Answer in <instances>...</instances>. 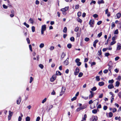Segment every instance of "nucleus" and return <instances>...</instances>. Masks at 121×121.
<instances>
[{
	"label": "nucleus",
	"instance_id": "obj_13",
	"mask_svg": "<svg viewBox=\"0 0 121 121\" xmlns=\"http://www.w3.org/2000/svg\"><path fill=\"white\" fill-rule=\"evenodd\" d=\"M104 83L103 82H99V83L98 85L100 86H102L104 85Z\"/></svg>",
	"mask_w": 121,
	"mask_h": 121
},
{
	"label": "nucleus",
	"instance_id": "obj_5",
	"mask_svg": "<svg viewBox=\"0 0 121 121\" xmlns=\"http://www.w3.org/2000/svg\"><path fill=\"white\" fill-rule=\"evenodd\" d=\"M69 9V7H66L62 9H61V10L62 12H65L67 11Z\"/></svg>",
	"mask_w": 121,
	"mask_h": 121
},
{
	"label": "nucleus",
	"instance_id": "obj_30",
	"mask_svg": "<svg viewBox=\"0 0 121 121\" xmlns=\"http://www.w3.org/2000/svg\"><path fill=\"white\" fill-rule=\"evenodd\" d=\"M23 24L24 25L26 26L27 28H28L29 27V25L28 24H27L26 22H24Z\"/></svg>",
	"mask_w": 121,
	"mask_h": 121
},
{
	"label": "nucleus",
	"instance_id": "obj_48",
	"mask_svg": "<svg viewBox=\"0 0 121 121\" xmlns=\"http://www.w3.org/2000/svg\"><path fill=\"white\" fill-rule=\"evenodd\" d=\"M102 35V32H101L98 35V36L99 38Z\"/></svg>",
	"mask_w": 121,
	"mask_h": 121
},
{
	"label": "nucleus",
	"instance_id": "obj_16",
	"mask_svg": "<svg viewBox=\"0 0 121 121\" xmlns=\"http://www.w3.org/2000/svg\"><path fill=\"white\" fill-rule=\"evenodd\" d=\"M112 64L113 63L112 62V61H110L109 62L108 65V66H111L113 67Z\"/></svg>",
	"mask_w": 121,
	"mask_h": 121
},
{
	"label": "nucleus",
	"instance_id": "obj_25",
	"mask_svg": "<svg viewBox=\"0 0 121 121\" xmlns=\"http://www.w3.org/2000/svg\"><path fill=\"white\" fill-rule=\"evenodd\" d=\"M114 81L113 79H112L108 81V83L109 84H112L113 83Z\"/></svg>",
	"mask_w": 121,
	"mask_h": 121
},
{
	"label": "nucleus",
	"instance_id": "obj_32",
	"mask_svg": "<svg viewBox=\"0 0 121 121\" xmlns=\"http://www.w3.org/2000/svg\"><path fill=\"white\" fill-rule=\"evenodd\" d=\"M44 46V44L43 43H41L39 45V47L40 48H43Z\"/></svg>",
	"mask_w": 121,
	"mask_h": 121
},
{
	"label": "nucleus",
	"instance_id": "obj_55",
	"mask_svg": "<svg viewBox=\"0 0 121 121\" xmlns=\"http://www.w3.org/2000/svg\"><path fill=\"white\" fill-rule=\"evenodd\" d=\"M93 16L95 18H97L98 17V15L96 14H95L93 15Z\"/></svg>",
	"mask_w": 121,
	"mask_h": 121
},
{
	"label": "nucleus",
	"instance_id": "obj_22",
	"mask_svg": "<svg viewBox=\"0 0 121 121\" xmlns=\"http://www.w3.org/2000/svg\"><path fill=\"white\" fill-rule=\"evenodd\" d=\"M94 93L91 94L89 95V99H90L91 98H92L93 96H94Z\"/></svg>",
	"mask_w": 121,
	"mask_h": 121
},
{
	"label": "nucleus",
	"instance_id": "obj_63",
	"mask_svg": "<svg viewBox=\"0 0 121 121\" xmlns=\"http://www.w3.org/2000/svg\"><path fill=\"white\" fill-rule=\"evenodd\" d=\"M40 119V118L39 117H37L36 120V121H39Z\"/></svg>",
	"mask_w": 121,
	"mask_h": 121
},
{
	"label": "nucleus",
	"instance_id": "obj_9",
	"mask_svg": "<svg viewBox=\"0 0 121 121\" xmlns=\"http://www.w3.org/2000/svg\"><path fill=\"white\" fill-rule=\"evenodd\" d=\"M114 86L113 85V84H110L108 86V89H111L113 88Z\"/></svg>",
	"mask_w": 121,
	"mask_h": 121
},
{
	"label": "nucleus",
	"instance_id": "obj_15",
	"mask_svg": "<svg viewBox=\"0 0 121 121\" xmlns=\"http://www.w3.org/2000/svg\"><path fill=\"white\" fill-rule=\"evenodd\" d=\"M29 21L30 23L32 24H33L34 22V20L31 18H30Z\"/></svg>",
	"mask_w": 121,
	"mask_h": 121
},
{
	"label": "nucleus",
	"instance_id": "obj_33",
	"mask_svg": "<svg viewBox=\"0 0 121 121\" xmlns=\"http://www.w3.org/2000/svg\"><path fill=\"white\" fill-rule=\"evenodd\" d=\"M113 114L111 112H110L109 113V117H111L113 116Z\"/></svg>",
	"mask_w": 121,
	"mask_h": 121
},
{
	"label": "nucleus",
	"instance_id": "obj_44",
	"mask_svg": "<svg viewBox=\"0 0 121 121\" xmlns=\"http://www.w3.org/2000/svg\"><path fill=\"white\" fill-rule=\"evenodd\" d=\"M54 48V47L52 46L50 47V49L51 50H53Z\"/></svg>",
	"mask_w": 121,
	"mask_h": 121
},
{
	"label": "nucleus",
	"instance_id": "obj_17",
	"mask_svg": "<svg viewBox=\"0 0 121 121\" xmlns=\"http://www.w3.org/2000/svg\"><path fill=\"white\" fill-rule=\"evenodd\" d=\"M65 56V53H64V52H63L61 54V59H63Z\"/></svg>",
	"mask_w": 121,
	"mask_h": 121
},
{
	"label": "nucleus",
	"instance_id": "obj_20",
	"mask_svg": "<svg viewBox=\"0 0 121 121\" xmlns=\"http://www.w3.org/2000/svg\"><path fill=\"white\" fill-rule=\"evenodd\" d=\"M120 84V83L118 81H117L116 82V86H115L117 87H118Z\"/></svg>",
	"mask_w": 121,
	"mask_h": 121
},
{
	"label": "nucleus",
	"instance_id": "obj_58",
	"mask_svg": "<svg viewBox=\"0 0 121 121\" xmlns=\"http://www.w3.org/2000/svg\"><path fill=\"white\" fill-rule=\"evenodd\" d=\"M3 8H4V9H7V8H8V7L7 6H6L5 5V4H3Z\"/></svg>",
	"mask_w": 121,
	"mask_h": 121
},
{
	"label": "nucleus",
	"instance_id": "obj_54",
	"mask_svg": "<svg viewBox=\"0 0 121 121\" xmlns=\"http://www.w3.org/2000/svg\"><path fill=\"white\" fill-rule=\"evenodd\" d=\"M76 99V96H75L71 99V100L72 101H73Z\"/></svg>",
	"mask_w": 121,
	"mask_h": 121
},
{
	"label": "nucleus",
	"instance_id": "obj_14",
	"mask_svg": "<svg viewBox=\"0 0 121 121\" xmlns=\"http://www.w3.org/2000/svg\"><path fill=\"white\" fill-rule=\"evenodd\" d=\"M65 90V88L64 87H62V90L61 92L64 93Z\"/></svg>",
	"mask_w": 121,
	"mask_h": 121
},
{
	"label": "nucleus",
	"instance_id": "obj_24",
	"mask_svg": "<svg viewBox=\"0 0 121 121\" xmlns=\"http://www.w3.org/2000/svg\"><path fill=\"white\" fill-rule=\"evenodd\" d=\"M77 20L78 22H79L80 23H81L82 22V20L78 18H77Z\"/></svg>",
	"mask_w": 121,
	"mask_h": 121
},
{
	"label": "nucleus",
	"instance_id": "obj_60",
	"mask_svg": "<svg viewBox=\"0 0 121 121\" xmlns=\"http://www.w3.org/2000/svg\"><path fill=\"white\" fill-rule=\"evenodd\" d=\"M108 70L107 69H105L103 71V72L104 73H106L108 72Z\"/></svg>",
	"mask_w": 121,
	"mask_h": 121
},
{
	"label": "nucleus",
	"instance_id": "obj_27",
	"mask_svg": "<svg viewBox=\"0 0 121 121\" xmlns=\"http://www.w3.org/2000/svg\"><path fill=\"white\" fill-rule=\"evenodd\" d=\"M97 89V88L96 87L94 86L91 89V90L92 91H95Z\"/></svg>",
	"mask_w": 121,
	"mask_h": 121
},
{
	"label": "nucleus",
	"instance_id": "obj_45",
	"mask_svg": "<svg viewBox=\"0 0 121 121\" xmlns=\"http://www.w3.org/2000/svg\"><path fill=\"white\" fill-rule=\"evenodd\" d=\"M47 100V99L46 98H44L42 101V103L43 104Z\"/></svg>",
	"mask_w": 121,
	"mask_h": 121
},
{
	"label": "nucleus",
	"instance_id": "obj_43",
	"mask_svg": "<svg viewBox=\"0 0 121 121\" xmlns=\"http://www.w3.org/2000/svg\"><path fill=\"white\" fill-rule=\"evenodd\" d=\"M39 66L41 69H43V66L42 64H40L39 65Z\"/></svg>",
	"mask_w": 121,
	"mask_h": 121
},
{
	"label": "nucleus",
	"instance_id": "obj_46",
	"mask_svg": "<svg viewBox=\"0 0 121 121\" xmlns=\"http://www.w3.org/2000/svg\"><path fill=\"white\" fill-rule=\"evenodd\" d=\"M79 29V27H77L75 29V31L76 32H78Z\"/></svg>",
	"mask_w": 121,
	"mask_h": 121
},
{
	"label": "nucleus",
	"instance_id": "obj_7",
	"mask_svg": "<svg viewBox=\"0 0 121 121\" xmlns=\"http://www.w3.org/2000/svg\"><path fill=\"white\" fill-rule=\"evenodd\" d=\"M98 119V117L96 116H94L92 117V121H96Z\"/></svg>",
	"mask_w": 121,
	"mask_h": 121
},
{
	"label": "nucleus",
	"instance_id": "obj_62",
	"mask_svg": "<svg viewBox=\"0 0 121 121\" xmlns=\"http://www.w3.org/2000/svg\"><path fill=\"white\" fill-rule=\"evenodd\" d=\"M89 38H85V41L86 42L88 41L89 40Z\"/></svg>",
	"mask_w": 121,
	"mask_h": 121
},
{
	"label": "nucleus",
	"instance_id": "obj_28",
	"mask_svg": "<svg viewBox=\"0 0 121 121\" xmlns=\"http://www.w3.org/2000/svg\"><path fill=\"white\" fill-rule=\"evenodd\" d=\"M83 75V73L82 72H80L78 75V77H81Z\"/></svg>",
	"mask_w": 121,
	"mask_h": 121
},
{
	"label": "nucleus",
	"instance_id": "obj_4",
	"mask_svg": "<svg viewBox=\"0 0 121 121\" xmlns=\"http://www.w3.org/2000/svg\"><path fill=\"white\" fill-rule=\"evenodd\" d=\"M56 75H53L52 77L50 78V81L52 82H53L54 80H55L56 79Z\"/></svg>",
	"mask_w": 121,
	"mask_h": 121
},
{
	"label": "nucleus",
	"instance_id": "obj_49",
	"mask_svg": "<svg viewBox=\"0 0 121 121\" xmlns=\"http://www.w3.org/2000/svg\"><path fill=\"white\" fill-rule=\"evenodd\" d=\"M81 97L82 98H83V99H84L85 100L87 99H88V97H84V96H81Z\"/></svg>",
	"mask_w": 121,
	"mask_h": 121
},
{
	"label": "nucleus",
	"instance_id": "obj_31",
	"mask_svg": "<svg viewBox=\"0 0 121 121\" xmlns=\"http://www.w3.org/2000/svg\"><path fill=\"white\" fill-rule=\"evenodd\" d=\"M67 31V28L66 27H65L63 29V32L64 33H66Z\"/></svg>",
	"mask_w": 121,
	"mask_h": 121
},
{
	"label": "nucleus",
	"instance_id": "obj_41",
	"mask_svg": "<svg viewBox=\"0 0 121 121\" xmlns=\"http://www.w3.org/2000/svg\"><path fill=\"white\" fill-rule=\"evenodd\" d=\"M77 15L78 17H80L81 15V13L80 12H79L77 13Z\"/></svg>",
	"mask_w": 121,
	"mask_h": 121
},
{
	"label": "nucleus",
	"instance_id": "obj_56",
	"mask_svg": "<svg viewBox=\"0 0 121 121\" xmlns=\"http://www.w3.org/2000/svg\"><path fill=\"white\" fill-rule=\"evenodd\" d=\"M82 109H84L86 108L87 107V106L86 105H83L82 106H81Z\"/></svg>",
	"mask_w": 121,
	"mask_h": 121
},
{
	"label": "nucleus",
	"instance_id": "obj_8",
	"mask_svg": "<svg viewBox=\"0 0 121 121\" xmlns=\"http://www.w3.org/2000/svg\"><path fill=\"white\" fill-rule=\"evenodd\" d=\"M69 58H67L64 61V63L65 65H68L69 64Z\"/></svg>",
	"mask_w": 121,
	"mask_h": 121
},
{
	"label": "nucleus",
	"instance_id": "obj_23",
	"mask_svg": "<svg viewBox=\"0 0 121 121\" xmlns=\"http://www.w3.org/2000/svg\"><path fill=\"white\" fill-rule=\"evenodd\" d=\"M82 109H82L81 107H80L77 108L76 110V111L77 112H78Z\"/></svg>",
	"mask_w": 121,
	"mask_h": 121
},
{
	"label": "nucleus",
	"instance_id": "obj_18",
	"mask_svg": "<svg viewBox=\"0 0 121 121\" xmlns=\"http://www.w3.org/2000/svg\"><path fill=\"white\" fill-rule=\"evenodd\" d=\"M9 115L8 116L11 117L13 114V112H11V111H9Z\"/></svg>",
	"mask_w": 121,
	"mask_h": 121
},
{
	"label": "nucleus",
	"instance_id": "obj_37",
	"mask_svg": "<svg viewBox=\"0 0 121 121\" xmlns=\"http://www.w3.org/2000/svg\"><path fill=\"white\" fill-rule=\"evenodd\" d=\"M31 29L32 30V31L33 32H34L35 31V27L34 26H32L31 28Z\"/></svg>",
	"mask_w": 121,
	"mask_h": 121
},
{
	"label": "nucleus",
	"instance_id": "obj_36",
	"mask_svg": "<svg viewBox=\"0 0 121 121\" xmlns=\"http://www.w3.org/2000/svg\"><path fill=\"white\" fill-rule=\"evenodd\" d=\"M67 47L69 48H70L72 47V45L71 44H69L67 45Z\"/></svg>",
	"mask_w": 121,
	"mask_h": 121
},
{
	"label": "nucleus",
	"instance_id": "obj_40",
	"mask_svg": "<svg viewBox=\"0 0 121 121\" xmlns=\"http://www.w3.org/2000/svg\"><path fill=\"white\" fill-rule=\"evenodd\" d=\"M87 117V116L86 114H85L84 115V117L82 119L84 121L86 120V118Z\"/></svg>",
	"mask_w": 121,
	"mask_h": 121
},
{
	"label": "nucleus",
	"instance_id": "obj_61",
	"mask_svg": "<svg viewBox=\"0 0 121 121\" xmlns=\"http://www.w3.org/2000/svg\"><path fill=\"white\" fill-rule=\"evenodd\" d=\"M77 63V65L78 66H80L81 64V62H79Z\"/></svg>",
	"mask_w": 121,
	"mask_h": 121
},
{
	"label": "nucleus",
	"instance_id": "obj_26",
	"mask_svg": "<svg viewBox=\"0 0 121 121\" xmlns=\"http://www.w3.org/2000/svg\"><path fill=\"white\" fill-rule=\"evenodd\" d=\"M111 25V29H112L113 28L115 27V25L114 24V22H112V23Z\"/></svg>",
	"mask_w": 121,
	"mask_h": 121
},
{
	"label": "nucleus",
	"instance_id": "obj_53",
	"mask_svg": "<svg viewBox=\"0 0 121 121\" xmlns=\"http://www.w3.org/2000/svg\"><path fill=\"white\" fill-rule=\"evenodd\" d=\"M80 60L79 59L77 58L75 60V62L76 63H77L79 62Z\"/></svg>",
	"mask_w": 121,
	"mask_h": 121
},
{
	"label": "nucleus",
	"instance_id": "obj_6",
	"mask_svg": "<svg viewBox=\"0 0 121 121\" xmlns=\"http://www.w3.org/2000/svg\"><path fill=\"white\" fill-rule=\"evenodd\" d=\"M46 26L44 25L42 26L41 27V30L45 31L46 29Z\"/></svg>",
	"mask_w": 121,
	"mask_h": 121
},
{
	"label": "nucleus",
	"instance_id": "obj_21",
	"mask_svg": "<svg viewBox=\"0 0 121 121\" xmlns=\"http://www.w3.org/2000/svg\"><path fill=\"white\" fill-rule=\"evenodd\" d=\"M98 109H94L92 110V112L94 114H95L97 112Z\"/></svg>",
	"mask_w": 121,
	"mask_h": 121
},
{
	"label": "nucleus",
	"instance_id": "obj_50",
	"mask_svg": "<svg viewBox=\"0 0 121 121\" xmlns=\"http://www.w3.org/2000/svg\"><path fill=\"white\" fill-rule=\"evenodd\" d=\"M102 21H99L97 22V24L98 25H99L102 23Z\"/></svg>",
	"mask_w": 121,
	"mask_h": 121
},
{
	"label": "nucleus",
	"instance_id": "obj_47",
	"mask_svg": "<svg viewBox=\"0 0 121 121\" xmlns=\"http://www.w3.org/2000/svg\"><path fill=\"white\" fill-rule=\"evenodd\" d=\"M120 58L118 56H117L115 58V61H116L118 59H120Z\"/></svg>",
	"mask_w": 121,
	"mask_h": 121
},
{
	"label": "nucleus",
	"instance_id": "obj_51",
	"mask_svg": "<svg viewBox=\"0 0 121 121\" xmlns=\"http://www.w3.org/2000/svg\"><path fill=\"white\" fill-rule=\"evenodd\" d=\"M33 78L32 77H30V83H31L33 81Z\"/></svg>",
	"mask_w": 121,
	"mask_h": 121
},
{
	"label": "nucleus",
	"instance_id": "obj_34",
	"mask_svg": "<svg viewBox=\"0 0 121 121\" xmlns=\"http://www.w3.org/2000/svg\"><path fill=\"white\" fill-rule=\"evenodd\" d=\"M71 41L72 42H74V38L73 37H71L70 38Z\"/></svg>",
	"mask_w": 121,
	"mask_h": 121
},
{
	"label": "nucleus",
	"instance_id": "obj_59",
	"mask_svg": "<svg viewBox=\"0 0 121 121\" xmlns=\"http://www.w3.org/2000/svg\"><path fill=\"white\" fill-rule=\"evenodd\" d=\"M112 66H109L108 69L110 71V72H111V70L112 69Z\"/></svg>",
	"mask_w": 121,
	"mask_h": 121
},
{
	"label": "nucleus",
	"instance_id": "obj_39",
	"mask_svg": "<svg viewBox=\"0 0 121 121\" xmlns=\"http://www.w3.org/2000/svg\"><path fill=\"white\" fill-rule=\"evenodd\" d=\"M116 79L120 81L121 80V76H118Z\"/></svg>",
	"mask_w": 121,
	"mask_h": 121
},
{
	"label": "nucleus",
	"instance_id": "obj_52",
	"mask_svg": "<svg viewBox=\"0 0 121 121\" xmlns=\"http://www.w3.org/2000/svg\"><path fill=\"white\" fill-rule=\"evenodd\" d=\"M29 48H30V51L31 52H32V46H31V44H30L29 45Z\"/></svg>",
	"mask_w": 121,
	"mask_h": 121
},
{
	"label": "nucleus",
	"instance_id": "obj_42",
	"mask_svg": "<svg viewBox=\"0 0 121 121\" xmlns=\"http://www.w3.org/2000/svg\"><path fill=\"white\" fill-rule=\"evenodd\" d=\"M96 80L98 81H99L100 80L99 77V76H97L96 77Z\"/></svg>",
	"mask_w": 121,
	"mask_h": 121
},
{
	"label": "nucleus",
	"instance_id": "obj_29",
	"mask_svg": "<svg viewBox=\"0 0 121 121\" xmlns=\"http://www.w3.org/2000/svg\"><path fill=\"white\" fill-rule=\"evenodd\" d=\"M26 121H30V118L29 117H27L26 118Z\"/></svg>",
	"mask_w": 121,
	"mask_h": 121
},
{
	"label": "nucleus",
	"instance_id": "obj_64",
	"mask_svg": "<svg viewBox=\"0 0 121 121\" xmlns=\"http://www.w3.org/2000/svg\"><path fill=\"white\" fill-rule=\"evenodd\" d=\"M118 96L120 98H121V91L119 92L118 94Z\"/></svg>",
	"mask_w": 121,
	"mask_h": 121
},
{
	"label": "nucleus",
	"instance_id": "obj_38",
	"mask_svg": "<svg viewBox=\"0 0 121 121\" xmlns=\"http://www.w3.org/2000/svg\"><path fill=\"white\" fill-rule=\"evenodd\" d=\"M116 41H112V42L110 43V45H112L115 44L116 43Z\"/></svg>",
	"mask_w": 121,
	"mask_h": 121
},
{
	"label": "nucleus",
	"instance_id": "obj_35",
	"mask_svg": "<svg viewBox=\"0 0 121 121\" xmlns=\"http://www.w3.org/2000/svg\"><path fill=\"white\" fill-rule=\"evenodd\" d=\"M118 33V29H116L115 30L114 32V34H117Z\"/></svg>",
	"mask_w": 121,
	"mask_h": 121
},
{
	"label": "nucleus",
	"instance_id": "obj_10",
	"mask_svg": "<svg viewBox=\"0 0 121 121\" xmlns=\"http://www.w3.org/2000/svg\"><path fill=\"white\" fill-rule=\"evenodd\" d=\"M21 97H19L18 100H17V104H19L21 102Z\"/></svg>",
	"mask_w": 121,
	"mask_h": 121
},
{
	"label": "nucleus",
	"instance_id": "obj_12",
	"mask_svg": "<svg viewBox=\"0 0 121 121\" xmlns=\"http://www.w3.org/2000/svg\"><path fill=\"white\" fill-rule=\"evenodd\" d=\"M116 16L117 18H119L121 17V14L120 13H118L116 14Z\"/></svg>",
	"mask_w": 121,
	"mask_h": 121
},
{
	"label": "nucleus",
	"instance_id": "obj_3",
	"mask_svg": "<svg viewBox=\"0 0 121 121\" xmlns=\"http://www.w3.org/2000/svg\"><path fill=\"white\" fill-rule=\"evenodd\" d=\"M79 71V70L78 67H77L75 69V71L74 73V74L76 75H77Z\"/></svg>",
	"mask_w": 121,
	"mask_h": 121
},
{
	"label": "nucleus",
	"instance_id": "obj_2",
	"mask_svg": "<svg viewBox=\"0 0 121 121\" xmlns=\"http://www.w3.org/2000/svg\"><path fill=\"white\" fill-rule=\"evenodd\" d=\"M121 48V44L119 43H118L117 44L116 50L118 51L120 50Z\"/></svg>",
	"mask_w": 121,
	"mask_h": 121
},
{
	"label": "nucleus",
	"instance_id": "obj_19",
	"mask_svg": "<svg viewBox=\"0 0 121 121\" xmlns=\"http://www.w3.org/2000/svg\"><path fill=\"white\" fill-rule=\"evenodd\" d=\"M61 73L59 71H56V74L58 75H61Z\"/></svg>",
	"mask_w": 121,
	"mask_h": 121
},
{
	"label": "nucleus",
	"instance_id": "obj_1",
	"mask_svg": "<svg viewBox=\"0 0 121 121\" xmlns=\"http://www.w3.org/2000/svg\"><path fill=\"white\" fill-rule=\"evenodd\" d=\"M94 24V21L93 20L91 19L90 20L89 22V24L90 25L91 27H93Z\"/></svg>",
	"mask_w": 121,
	"mask_h": 121
},
{
	"label": "nucleus",
	"instance_id": "obj_57",
	"mask_svg": "<svg viewBox=\"0 0 121 121\" xmlns=\"http://www.w3.org/2000/svg\"><path fill=\"white\" fill-rule=\"evenodd\" d=\"M98 52V53H99V54H98V55H101V54H102L101 49L100 50H99Z\"/></svg>",
	"mask_w": 121,
	"mask_h": 121
},
{
	"label": "nucleus",
	"instance_id": "obj_11",
	"mask_svg": "<svg viewBox=\"0 0 121 121\" xmlns=\"http://www.w3.org/2000/svg\"><path fill=\"white\" fill-rule=\"evenodd\" d=\"M98 4H104V2L103 0H99L98 2Z\"/></svg>",
	"mask_w": 121,
	"mask_h": 121
}]
</instances>
